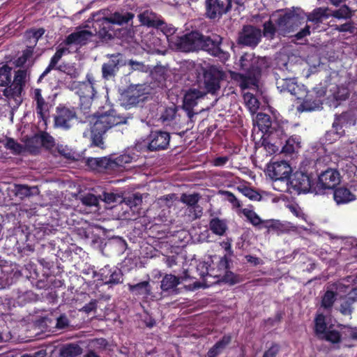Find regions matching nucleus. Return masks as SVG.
Returning a JSON list of instances; mask_svg holds the SVG:
<instances>
[{"label": "nucleus", "mask_w": 357, "mask_h": 357, "mask_svg": "<svg viewBox=\"0 0 357 357\" xmlns=\"http://www.w3.org/2000/svg\"><path fill=\"white\" fill-rule=\"evenodd\" d=\"M91 128V146L103 148V135L114 126L125 123L126 119L116 114L114 109L94 117Z\"/></svg>", "instance_id": "nucleus-1"}, {"label": "nucleus", "mask_w": 357, "mask_h": 357, "mask_svg": "<svg viewBox=\"0 0 357 357\" xmlns=\"http://www.w3.org/2000/svg\"><path fill=\"white\" fill-rule=\"evenodd\" d=\"M317 176V173L314 166L300 168L289 177L288 190L290 193L298 195L309 192H314V186Z\"/></svg>", "instance_id": "nucleus-2"}, {"label": "nucleus", "mask_w": 357, "mask_h": 357, "mask_svg": "<svg viewBox=\"0 0 357 357\" xmlns=\"http://www.w3.org/2000/svg\"><path fill=\"white\" fill-rule=\"evenodd\" d=\"M231 265L232 261L225 255L220 257L215 268L208 270V268L206 267V273L203 272L200 273V275L202 278L211 276L217 278L218 282H222L230 285H234L240 282L241 280L238 275L230 271Z\"/></svg>", "instance_id": "nucleus-3"}, {"label": "nucleus", "mask_w": 357, "mask_h": 357, "mask_svg": "<svg viewBox=\"0 0 357 357\" xmlns=\"http://www.w3.org/2000/svg\"><path fill=\"white\" fill-rule=\"evenodd\" d=\"M239 69L245 74L260 79L262 72L269 67L266 57L256 56L254 53L245 52L239 59Z\"/></svg>", "instance_id": "nucleus-4"}, {"label": "nucleus", "mask_w": 357, "mask_h": 357, "mask_svg": "<svg viewBox=\"0 0 357 357\" xmlns=\"http://www.w3.org/2000/svg\"><path fill=\"white\" fill-rule=\"evenodd\" d=\"M199 50L207 52L210 55L218 57L222 61H227L230 57L228 51L223 49V38L220 35L211 33L208 36L201 33Z\"/></svg>", "instance_id": "nucleus-5"}, {"label": "nucleus", "mask_w": 357, "mask_h": 357, "mask_svg": "<svg viewBox=\"0 0 357 357\" xmlns=\"http://www.w3.org/2000/svg\"><path fill=\"white\" fill-rule=\"evenodd\" d=\"M314 191L315 194H324L326 190H333L341 181V176L338 170L327 168L317 176Z\"/></svg>", "instance_id": "nucleus-6"}, {"label": "nucleus", "mask_w": 357, "mask_h": 357, "mask_svg": "<svg viewBox=\"0 0 357 357\" xmlns=\"http://www.w3.org/2000/svg\"><path fill=\"white\" fill-rule=\"evenodd\" d=\"M225 77V73L215 66L204 69L203 73L204 92L215 95L220 89V82Z\"/></svg>", "instance_id": "nucleus-7"}, {"label": "nucleus", "mask_w": 357, "mask_h": 357, "mask_svg": "<svg viewBox=\"0 0 357 357\" xmlns=\"http://www.w3.org/2000/svg\"><path fill=\"white\" fill-rule=\"evenodd\" d=\"M134 17L135 15L130 12H126L124 14L115 12L109 17H103L101 19L95 21L93 24V28H94L96 33L104 35L107 31V28L105 26V24L109 25V24H116L121 25L127 24L132 20Z\"/></svg>", "instance_id": "nucleus-8"}, {"label": "nucleus", "mask_w": 357, "mask_h": 357, "mask_svg": "<svg viewBox=\"0 0 357 357\" xmlns=\"http://www.w3.org/2000/svg\"><path fill=\"white\" fill-rule=\"evenodd\" d=\"M261 30L253 25H244L238 33L237 43L244 46L255 47L261 41Z\"/></svg>", "instance_id": "nucleus-9"}, {"label": "nucleus", "mask_w": 357, "mask_h": 357, "mask_svg": "<svg viewBox=\"0 0 357 357\" xmlns=\"http://www.w3.org/2000/svg\"><path fill=\"white\" fill-rule=\"evenodd\" d=\"M170 133L162 130H152L148 136L147 149L150 151H159L168 149Z\"/></svg>", "instance_id": "nucleus-10"}, {"label": "nucleus", "mask_w": 357, "mask_h": 357, "mask_svg": "<svg viewBox=\"0 0 357 357\" xmlns=\"http://www.w3.org/2000/svg\"><path fill=\"white\" fill-rule=\"evenodd\" d=\"M206 95V92L195 88H190L185 91L183 96L182 108L186 112L190 120L197 114V112L194 111V107L197 105L198 100L200 98H203Z\"/></svg>", "instance_id": "nucleus-11"}, {"label": "nucleus", "mask_w": 357, "mask_h": 357, "mask_svg": "<svg viewBox=\"0 0 357 357\" xmlns=\"http://www.w3.org/2000/svg\"><path fill=\"white\" fill-rule=\"evenodd\" d=\"M201 33L191 31L181 36L177 37L175 45L177 48L183 52H190L199 50L201 41Z\"/></svg>", "instance_id": "nucleus-12"}, {"label": "nucleus", "mask_w": 357, "mask_h": 357, "mask_svg": "<svg viewBox=\"0 0 357 357\" xmlns=\"http://www.w3.org/2000/svg\"><path fill=\"white\" fill-rule=\"evenodd\" d=\"M205 16L210 20H218L231 10V2L225 3L220 0L205 1Z\"/></svg>", "instance_id": "nucleus-13"}, {"label": "nucleus", "mask_w": 357, "mask_h": 357, "mask_svg": "<svg viewBox=\"0 0 357 357\" xmlns=\"http://www.w3.org/2000/svg\"><path fill=\"white\" fill-rule=\"evenodd\" d=\"M269 176L275 181L287 179L288 181L291 174V167L289 164L282 160L275 161L268 167Z\"/></svg>", "instance_id": "nucleus-14"}, {"label": "nucleus", "mask_w": 357, "mask_h": 357, "mask_svg": "<svg viewBox=\"0 0 357 357\" xmlns=\"http://www.w3.org/2000/svg\"><path fill=\"white\" fill-rule=\"evenodd\" d=\"M109 60L102 66V75L104 79H109L113 77L119 70L123 63V55L120 53L108 54Z\"/></svg>", "instance_id": "nucleus-15"}, {"label": "nucleus", "mask_w": 357, "mask_h": 357, "mask_svg": "<svg viewBox=\"0 0 357 357\" xmlns=\"http://www.w3.org/2000/svg\"><path fill=\"white\" fill-rule=\"evenodd\" d=\"M76 118L75 107H58L54 116V125L56 127L68 129L70 127L69 123Z\"/></svg>", "instance_id": "nucleus-16"}, {"label": "nucleus", "mask_w": 357, "mask_h": 357, "mask_svg": "<svg viewBox=\"0 0 357 357\" xmlns=\"http://www.w3.org/2000/svg\"><path fill=\"white\" fill-rule=\"evenodd\" d=\"M287 127V122L278 121L275 119L273 126L266 134L267 139L269 143L273 145H282L284 140L287 139L286 128Z\"/></svg>", "instance_id": "nucleus-17"}, {"label": "nucleus", "mask_w": 357, "mask_h": 357, "mask_svg": "<svg viewBox=\"0 0 357 357\" xmlns=\"http://www.w3.org/2000/svg\"><path fill=\"white\" fill-rule=\"evenodd\" d=\"M96 80L92 73H87L86 80L81 82H73V85L77 89V94L81 98L93 99L96 93L95 89Z\"/></svg>", "instance_id": "nucleus-18"}, {"label": "nucleus", "mask_w": 357, "mask_h": 357, "mask_svg": "<svg viewBox=\"0 0 357 357\" xmlns=\"http://www.w3.org/2000/svg\"><path fill=\"white\" fill-rule=\"evenodd\" d=\"M99 277V280L105 284H118L123 281L122 271L117 268H111L109 265L100 270Z\"/></svg>", "instance_id": "nucleus-19"}, {"label": "nucleus", "mask_w": 357, "mask_h": 357, "mask_svg": "<svg viewBox=\"0 0 357 357\" xmlns=\"http://www.w3.org/2000/svg\"><path fill=\"white\" fill-rule=\"evenodd\" d=\"M110 157L88 158L86 165L92 170L107 174H113Z\"/></svg>", "instance_id": "nucleus-20"}, {"label": "nucleus", "mask_w": 357, "mask_h": 357, "mask_svg": "<svg viewBox=\"0 0 357 357\" xmlns=\"http://www.w3.org/2000/svg\"><path fill=\"white\" fill-rule=\"evenodd\" d=\"M300 20V16L293 11L286 12L280 15L276 21L278 28L285 31H291L298 26Z\"/></svg>", "instance_id": "nucleus-21"}, {"label": "nucleus", "mask_w": 357, "mask_h": 357, "mask_svg": "<svg viewBox=\"0 0 357 357\" xmlns=\"http://www.w3.org/2000/svg\"><path fill=\"white\" fill-rule=\"evenodd\" d=\"M127 286L131 294L136 296H142L144 300H153L155 298L149 281H142L135 284L128 283Z\"/></svg>", "instance_id": "nucleus-22"}, {"label": "nucleus", "mask_w": 357, "mask_h": 357, "mask_svg": "<svg viewBox=\"0 0 357 357\" xmlns=\"http://www.w3.org/2000/svg\"><path fill=\"white\" fill-rule=\"evenodd\" d=\"M93 33L88 30H81L69 34L63 41L66 45H84L90 41Z\"/></svg>", "instance_id": "nucleus-23"}, {"label": "nucleus", "mask_w": 357, "mask_h": 357, "mask_svg": "<svg viewBox=\"0 0 357 357\" xmlns=\"http://www.w3.org/2000/svg\"><path fill=\"white\" fill-rule=\"evenodd\" d=\"M138 17L142 24L149 27L160 28L165 24V22L160 17L149 10H145L140 13Z\"/></svg>", "instance_id": "nucleus-24"}, {"label": "nucleus", "mask_w": 357, "mask_h": 357, "mask_svg": "<svg viewBox=\"0 0 357 357\" xmlns=\"http://www.w3.org/2000/svg\"><path fill=\"white\" fill-rule=\"evenodd\" d=\"M231 77L238 82L241 89H247L252 86H257L259 80V78L253 77L250 75L236 72H231Z\"/></svg>", "instance_id": "nucleus-25"}, {"label": "nucleus", "mask_w": 357, "mask_h": 357, "mask_svg": "<svg viewBox=\"0 0 357 357\" xmlns=\"http://www.w3.org/2000/svg\"><path fill=\"white\" fill-rule=\"evenodd\" d=\"M333 199L337 204H347L356 199V195L344 186L333 189Z\"/></svg>", "instance_id": "nucleus-26"}, {"label": "nucleus", "mask_w": 357, "mask_h": 357, "mask_svg": "<svg viewBox=\"0 0 357 357\" xmlns=\"http://www.w3.org/2000/svg\"><path fill=\"white\" fill-rule=\"evenodd\" d=\"M330 11L331 9L328 7L316 8L307 15V21L319 25L331 17Z\"/></svg>", "instance_id": "nucleus-27"}, {"label": "nucleus", "mask_w": 357, "mask_h": 357, "mask_svg": "<svg viewBox=\"0 0 357 357\" xmlns=\"http://www.w3.org/2000/svg\"><path fill=\"white\" fill-rule=\"evenodd\" d=\"M34 100L36 102V112L38 117L43 120L46 119V112L49 111L48 103L42 96V91L40 89L34 90Z\"/></svg>", "instance_id": "nucleus-28"}, {"label": "nucleus", "mask_w": 357, "mask_h": 357, "mask_svg": "<svg viewBox=\"0 0 357 357\" xmlns=\"http://www.w3.org/2000/svg\"><path fill=\"white\" fill-rule=\"evenodd\" d=\"M232 337L230 334L224 335L207 352L208 357H217L231 343Z\"/></svg>", "instance_id": "nucleus-29"}, {"label": "nucleus", "mask_w": 357, "mask_h": 357, "mask_svg": "<svg viewBox=\"0 0 357 357\" xmlns=\"http://www.w3.org/2000/svg\"><path fill=\"white\" fill-rule=\"evenodd\" d=\"M284 141L285 144L281 151L283 153L291 155L301 148V139L299 135H292Z\"/></svg>", "instance_id": "nucleus-30"}, {"label": "nucleus", "mask_w": 357, "mask_h": 357, "mask_svg": "<svg viewBox=\"0 0 357 357\" xmlns=\"http://www.w3.org/2000/svg\"><path fill=\"white\" fill-rule=\"evenodd\" d=\"M275 120H272L271 117L266 114L260 112L257 114L256 123L259 129L266 135L268 132L273 126Z\"/></svg>", "instance_id": "nucleus-31"}, {"label": "nucleus", "mask_w": 357, "mask_h": 357, "mask_svg": "<svg viewBox=\"0 0 357 357\" xmlns=\"http://www.w3.org/2000/svg\"><path fill=\"white\" fill-rule=\"evenodd\" d=\"M302 100V103L297 108L298 112H310L319 107L320 100L317 98L313 99L312 95L310 94L309 91Z\"/></svg>", "instance_id": "nucleus-32"}, {"label": "nucleus", "mask_w": 357, "mask_h": 357, "mask_svg": "<svg viewBox=\"0 0 357 357\" xmlns=\"http://www.w3.org/2000/svg\"><path fill=\"white\" fill-rule=\"evenodd\" d=\"M349 117L350 114L349 112H342L341 114L335 116L333 123V129L339 137L344 134L343 126L348 123Z\"/></svg>", "instance_id": "nucleus-33"}, {"label": "nucleus", "mask_w": 357, "mask_h": 357, "mask_svg": "<svg viewBox=\"0 0 357 357\" xmlns=\"http://www.w3.org/2000/svg\"><path fill=\"white\" fill-rule=\"evenodd\" d=\"M354 10H353L350 7L344 4L341 6L338 9L330 11L331 17H333L337 20H351L354 14Z\"/></svg>", "instance_id": "nucleus-34"}, {"label": "nucleus", "mask_w": 357, "mask_h": 357, "mask_svg": "<svg viewBox=\"0 0 357 357\" xmlns=\"http://www.w3.org/2000/svg\"><path fill=\"white\" fill-rule=\"evenodd\" d=\"M209 228L213 234L223 236L227 230V225L224 220L213 218L209 222Z\"/></svg>", "instance_id": "nucleus-35"}, {"label": "nucleus", "mask_w": 357, "mask_h": 357, "mask_svg": "<svg viewBox=\"0 0 357 357\" xmlns=\"http://www.w3.org/2000/svg\"><path fill=\"white\" fill-rule=\"evenodd\" d=\"M181 278H178L172 274H166L160 284V288L163 291H169L175 289L180 284Z\"/></svg>", "instance_id": "nucleus-36"}, {"label": "nucleus", "mask_w": 357, "mask_h": 357, "mask_svg": "<svg viewBox=\"0 0 357 357\" xmlns=\"http://www.w3.org/2000/svg\"><path fill=\"white\" fill-rule=\"evenodd\" d=\"M328 330V327L326 321V316L322 313L317 314L314 318V332L315 335L319 338Z\"/></svg>", "instance_id": "nucleus-37"}, {"label": "nucleus", "mask_w": 357, "mask_h": 357, "mask_svg": "<svg viewBox=\"0 0 357 357\" xmlns=\"http://www.w3.org/2000/svg\"><path fill=\"white\" fill-rule=\"evenodd\" d=\"M132 157L128 154L121 155L114 159L112 158V165L113 173L121 171V168L126 167V165L132 162Z\"/></svg>", "instance_id": "nucleus-38"}, {"label": "nucleus", "mask_w": 357, "mask_h": 357, "mask_svg": "<svg viewBox=\"0 0 357 357\" xmlns=\"http://www.w3.org/2000/svg\"><path fill=\"white\" fill-rule=\"evenodd\" d=\"M82 353V349L76 344H68L60 350L61 357H77Z\"/></svg>", "instance_id": "nucleus-39"}, {"label": "nucleus", "mask_w": 357, "mask_h": 357, "mask_svg": "<svg viewBox=\"0 0 357 357\" xmlns=\"http://www.w3.org/2000/svg\"><path fill=\"white\" fill-rule=\"evenodd\" d=\"M337 293L327 290L321 298V306L328 312H331L335 301L337 299Z\"/></svg>", "instance_id": "nucleus-40"}, {"label": "nucleus", "mask_w": 357, "mask_h": 357, "mask_svg": "<svg viewBox=\"0 0 357 357\" xmlns=\"http://www.w3.org/2000/svg\"><path fill=\"white\" fill-rule=\"evenodd\" d=\"M332 326L328 327V330L324 333L321 337L318 339L321 340H325L326 342H331L332 344H338L342 341V335L340 331L331 329Z\"/></svg>", "instance_id": "nucleus-41"}, {"label": "nucleus", "mask_w": 357, "mask_h": 357, "mask_svg": "<svg viewBox=\"0 0 357 357\" xmlns=\"http://www.w3.org/2000/svg\"><path fill=\"white\" fill-rule=\"evenodd\" d=\"M277 88L280 92H288L290 94L292 91H295V89L297 88V82L294 79H282L277 81Z\"/></svg>", "instance_id": "nucleus-42"}, {"label": "nucleus", "mask_w": 357, "mask_h": 357, "mask_svg": "<svg viewBox=\"0 0 357 357\" xmlns=\"http://www.w3.org/2000/svg\"><path fill=\"white\" fill-rule=\"evenodd\" d=\"M12 68L7 64L0 67V86H8L11 84Z\"/></svg>", "instance_id": "nucleus-43"}, {"label": "nucleus", "mask_w": 357, "mask_h": 357, "mask_svg": "<svg viewBox=\"0 0 357 357\" xmlns=\"http://www.w3.org/2000/svg\"><path fill=\"white\" fill-rule=\"evenodd\" d=\"M22 90L23 87L12 83L3 91V94L8 98L16 99L17 98H20Z\"/></svg>", "instance_id": "nucleus-44"}, {"label": "nucleus", "mask_w": 357, "mask_h": 357, "mask_svg": "<svg viewBox=\"0 0 357 357\" xmlns=\"http://www.w3.org/2000/svg\"><path fill=\"white\" fill-rule=\"evenodd\" d=\"M123 97L124 100L129 105H135L142 100L139 91L136 89H129L126 91Z\"/></svg>", "instance_id": "nucleus-45"}, {"label": "nucleus", "mask_w": 357, "mask_h": 357, "mask_svg": "<svg viewBox=\"0 0 357 357\" xmlns=\"http://www.w3.org/2000/svg\"><path fill=\"white\" fill-rule=\"evenodd\" d=\"M263 227L266 228L268 231L283 232L285 229L284 225L277 220H267L263 222Z\"/></svg>", "instance_id": "nucleus-46"}, {"label": "nucleus", "mask_w": 357, "mask_h": 357, "mask_svg": "<svg viewBox=\"0 0 357 357\" xmlns=\"http://www.w3.org/2000/svg\"><path fill=\"white\" fill-rule=\"evenodd\" d=\"M199 199L200 196L198 193L191 195L183 194L181 197V202L194 208L199 207L197 204Z\"/></svg>", "instance_id": "nucleus-47"}, {"label": "nucleus", "mask_w": 357, "mask_h": 357, "mask_svg": "<svg viewBox=\"0 0 357 357\" xmlns=\"http://www.w3.org/2000/svg\"><path fill=\"white\" fill-rule=\"evenodd\" d=\"M61 56H59V54L56 52L54 53V54L52 56L50 63L48 66L45 68V70L43 71V73L40 75L38 82H41V80L45 77L52 69L56 68V66L61 59Z\"/></svg>", "instance_id": "nucleus-48"}, {"label": "nucleus", "mask_w": 357, "mask_h": 357, "mask_svg": "<svg viewBox=\"0 0 357 357\" xmlns=\"http://www.w3.org/2000/svg\"><path fill=\"white\" fill-rule=\"evenodd\" d=\"M40 138L41 145L46 149L50 150L54 147V146H55L54 139L49 133H47L46 132H42L40 136Z\"/></svg>", "instance_id": "nucleus-49"}, {"label": "nucleus", "mask_w": 357, "mask_h": 357, "mask_svg": "<svg viewBox=\"0 0 357 357\" xmlns=\"http://www.w3.org/2000/svg\"><path fill=\"white\" fill-rule=\"evenodd\" d=\"M276 33V28L271 20L263 24V36L265 38H273Z\"/></svg>", "instance_id": "nucleus-50"}, {"label": "nucleus", "mask_w": 357, "mask_h": 357, "mask_svg": "<svg viewBox=\"0 0 357 357\" xmlns=\"http://www.w3.org/2000/svg\"><path fill=\"white\" fill-rule=\"evenodd\" d=\"M15 195L20 199L29 197L31 195V189L25 185H15L14 189Z\"/></svg>", "instance_id": "nucleus-51"}, {"label": "nucleus", "mask_w": 357, "mask_h": 357, "mask_svg": "<svg viewBox=\"0 0 357 357\" xmlns=\"http://www.w3.org/2000/svg\"><path fill=\"white\" fill-rule=\"evenodd\" d=\"M335 30L339 32H348L351 34H354L356 31L354 22L350 20L344 24L336 25Z\"/></svg>", "instance_id": "nucleus-52"}, {"label": "nucleus", "mask_w": 357, "mask_h": 357, "mask_svg": "<svg viewBox=\"0 0 357 357\" xmlns=\"http://www.w3.org/2000/svg\"><path fill=\"white\" fill-rule=\"evenodd\" d=\"M5 147L17 154L20 153L23 149L22 144L16 142L13 138L10 137L6 139Z\"/></svg>", "instance_id": "nucleus-53"}, {"label": "nucleus", "mask_w": 357, "mask_h": 357, "mask_svg": "<svg viewBox=\"0 0 357 357\" xmlns=\"http://www.w3.org/2000/svg\"><path fill=\"white\" fill-rule=\"evenodd\" d=\"M240 192L250 200L257 201L261 199V195L254 189L249 187L239 188Z\"/></svg>", "instance_id": "nucleus-54"}, {"label": "nucleus", "mask_w": 357, "mask_h": 357, "mask_svg": "<svg viewBox=\"0 0 357 357\" xmlns=\"http://www.w3.org/2000/svg\"><path fill=\"white\" fill-rule=\"evenodd\" d=\"M26 77V70H18L15 72L14 75V79L13 83L15 85L21 86L24 87L25 85Z\"/></svg>", "instance_id": "nucleus-55"}, {"label": "nucleus", "mask_w": 357, "mask_h": 357, "mask_svg": "<svg viewBox=\"0 0 357 357\" xmlns=\"http://www.w3.org/2000/svg\"><path fill=\"white\" fill-rule=\"evenodd\" d=\"M280 345L278 343L273 342L271 346L264 351L262 357H276L280 351Z\"/></svg>", "instance_id": "nucleus-56"}, {"label": "nucleus", "mask_w": 357, "mask_h": 357, "mask_svg": "<svg viewBox=\"0 0 357 357\" xmlns=\"http://www.w3.org/2000/svg\"><path fill=\"white\" fill-rule=\"evenodd\" d=\"M353 300L349 298L342 303L340 306V311L343 315H350L352 313Z\"/></svg>", "instance_id": "nucleus-57"}, {"label": "nucleus", "mask_w": 357, "mask_h": 357, "mask_svg": "<svg viewBox=\"0 0 357 357\" xmlns=\"http://www.w3.org/2000/svg\"><path fill=\"white\" fill-rule=\"evenodd\" d=\"M245 100L246 104L250 109H257L259 107V102L257 99L252 93H247L245 95Z\"/></svg>", "instance_id": "nucleus-58"}, {"label": "nucleus", "mask_w": 357, "mask_h": 357, "mask_svg": "<svg viewBox=\"0 0 357 357\" xmlns=\"http://www.w3.org/2000/svg\"><path fill=\"white\" fill-rule=\"evenodd\" d=\"M246 217L254 226L261 225V227H263L264 220H262L255 212L250 211L248 214H246Z\"/></svg>", "instance_id": "nucleus-59"}, {"label": "nucleus", "mask_w": 357, "mask_h": 357, "mask_svg": "<svg viewBox=\"0 0 357 357\" xmlns=\"http://www.w3.org/2000/svg\"><path fill=\"white\" fill-rule=\"evenodd\" d=\"M35 295L31 291L24 292L22 295L18 296V303L21 305L31 302L34 300Z\"/></svg>", "instance_id": "nucleus-60"}, {"label": "nucleus", "mask_w": 357, "mask_h": 357, "mask_svg": "<svg viewBox=\"0 0 357 357\" xmlns=\"http://www.w3.org/2000/svg\"><path fill=\"white\" fill-rule=\"evenodd\" d=\"M128 64L130 66L132 70H137L139 72H146L147 68L142 62L129 60Z\"/></svg>", "instance_id": "nucleus-61"}, {"label": "nucleus", "mask_w": 357, "mask_h": 357, "mask_svg": "<svg viewBox=\"0 0 357 357\" xmlns=\"http://www.w3.org/2000/svg\"><path fill=\"white\" fill-rule=\"evenodd\" d=\"M307 92V91L303 85H299L297 84V88H296L295 91H292L291 94L294 96L296 99L302 100L304 96H306Z\"/></svg>", "instance_id": "nucleus-62"}, {"label": "nucleus", "mask_w": 357, "mask_h": 357, "mask_svg": "<svg viewBox=\"0 0 357 357\" xmlns=\"http://www.w3.org/2000/svg\"><path fill=\"white\" fill-rule=\"evenodd\" d=\"M94 347L99 350H105L109 346V342L105 338H96L93 340Z\"/></svg>", "instance_id": "nucleus-63"}, {"label": "nucleus", "mask_w": 357, "mask_h": 357, "mask_svg": "<svg viewBox=\"0 0 357 357\" xmlns=\"http://www.w3.org/2000/svg\"><path fill=\"white\" fill-rule=\"evenodd\" d=\"M68 324V318L65 315H61L56 319V327L59 329H63L66 328Z\"/></svg>", "instance_id": "nucleus-64"}]
</instances>
